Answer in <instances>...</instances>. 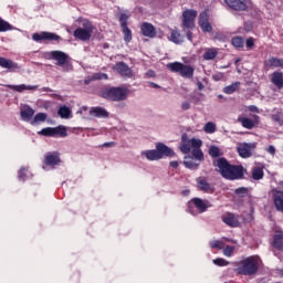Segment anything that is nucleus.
<instances>
[{"label": "nucleus", "instance_id": "nucleus-35", "mask_svg": "<svg viewBox=\"0 0 283 283\" xmlns=\"http://www.w3.org/2000/svg\"><path fill=\"white\" fill-rule=\"evenodd\" d=\"M59 116H61L62 118H70V116H72V109H70V107H67L66 105L61 106L57 111Z\"/></svg>", "mask_w": 283, "mask_h": 283}, {"label": "nucleus", "instance_id": "nucleus-7", "mask_svg": "<svg viewBox=\"0 0 283 283\" xmlns=\"http://www.w3.org/2000/svg\"><path fill=\"white\" fill-rule=\"evenodd\" d=\"M193 207L198 209L199 213H205V211H207V209H211L213 205H211L209 200H202L201 198H193L188 203V211L189 213H192V216L196 214V212L193 211Z\"/></svg>", "mask_w": 283, "mask_h": 283}, {"label": "nucleus", "instance_id": "nucleus-15", "mask_svg": "<svg viewBox=\"0 0 283 283\" xmlns=\"http://www.w3.org/2000/svg\"><path fill=\"white\" fill-rule=\"evenodd\" d=\"M197 187L199 191H203L205 193H213V191H216V188H213L205 177L197 178Z\"/></svg>", "mask_w": 283, "mask_h": 283}, {"label": "nucleus", "instance_id": "nucleus-54", "mask_svg": "<svg viewBox=\"0 0 283 283\" xmlns=\"http://www.w3.org/2000/svg\"><path fill=\"white\" fill-rule=\"evenodd\" d=\"M181 109H182L184 112H187V109H191V103H189V102H184V103L181 104Z\"/></svg>", "mask_w": 283, "mask_h": 283}, {"label": "nucleus", "instance_id": "nucleus-31", "mask_svg": "<svg viewBox=\"0 0 283 283\" xmlns=\"http://www.w3.org/2000/svg\"><path fill=\"white\" fill-rule=\"evenodd\" d=\"M184 165L185 167H187V169H198V167H200V163H197L196 158H193L192 156H186Z\"/></svg>", "mask_w": 283, "mask_h": 283}, {"label": "nucleus", "instance_id": "nucleus-25", "mask_svg": "<svg viewBox=\"0 0 283 283\" xmlns=\"http://www.w3.org/2000/svg\"><path fill=\"white\" fill-rule=\"evenodd\" d=\"M90 115L95 118H109V112L101 106L92 107L90 109Z\"/></svg>", "mask_w": 283, "mask_h": 283}, {"label": "nucleus", "instance_id": "nucleus-10", "mask_svg": "<svg viewBox=\"0 0 283 283\" xmlns=\"http://www.w3.org/2000/svg\"><path fill=\"white\" fill-rule=\"evenodd\" d=\"M198 17V11L196 10H186L182 12V25L187 29L196 28V18Z\"/></svg>", "mask_w": 283, "mask_h": 283}, {"label": "nucleus", "instance_id": "nucleus-29", "mask_svg": "<svg viewBox=\"0 0 283 283\" xmlns=\"http://www.w3.org/2000/svg\"><path fill=\"white\" fill-rule=\"evenodd\" d=\"M142 156H145L147 160L154 161V160H160V154L158 153V149H150V150H144L142 151Z\"/></svg>", "mask_w": 283, "mask_h": 283}, {"label": "nucleus", "instance_id": "nucleus-17", "mask_svg": "<svg viewBox=\"0 0 283 283\" xmlns=\"http://www.w3.org/2000/svg\"><path fill=\"white\" fill-rule=\"evenodd\" d=\"M115 70L118 74H120V76H127L128 78H132V76H134L132 69L125 62L116 63Z\"/></svg>", "mask_w": 283, "mask_h": 283}, {"label": "nucleus", "instance_id": "nucleus-3", "mask_svg": "<svg viewBox=\"0 0 283 283\" xmlns=\"http://www.w3.org/2000/svg\"><path fill=\"white\" fill-rule=\"evenodd\" d=\"M260 269V259L258 256H248L238 263L235 273L239 275H255Z\"/></svg>", "mask_w": 283, "mask_h": 283}, {"label": "nucleus", "instance_id": "nucleus-4", "mask_svg": "<svg viewBox=\"0 0 283 283\" xmlns=\"http://www.w3.org/2000/svg\"><path fill=\"white\" fill-rule=\"evenodd\" d=\"M167 70L174 72L175 74H179V76H182V78H193V72H196L193 66L180 62L168 63Z\"/></svg>", "mask_w": 283, "mask_h": 283}, {"label": "nucleus", "instance_id": "nucleus-43", "mask_svg": "<svg viewBox=\"0 0 283 283\" xmlns=\"http://www.w3.org/2000/svg\"><path fill=\"white\" fill-rule=\"evenodd\" d=\"M210 249H218L219 251H222L224 249V242L220 240H213L209 242Z\"/></svg>", "mask_w": 283, "mask_h": 283}, {"label": "nucleus", "instance_id": "nucleus-22", "mask_svg": "<svg viewBox=\"0 0 283 283\" xmlns=\"http://www.w3.org/2000/svg\"><path fill=\"white\" fill-rule=\"evenodd\" d=\"M0 67L9 70V72H17V70H19V64L12 60L0 57Z\"/></svg>", "mask_w": 283, "mask_h": 283}, {"label": "nucleus", "instance_id": "nucleus-55", "mask_svg": "<svg viewBox=\"0 0 283 283\" xmlns=\"http://www.w3.org/2000/svg\"><path fill=\"white\" fill-rule=\"evenodd\" d=\"M266 151L268 154H271V156H275V146H269Z\"/></svg>", "mask_w": 283, "mask_h": 283}, {"label": "nucleus", "instance_id": "nucleus-16", "mask_svg": "<svg viewBox=\"0 0 283 283\" xmlns=\"http://www.w3.org/2000/svg\"><path fill=\"white\" fill-rule=\"evenodd\" d=\"M140 31L143 36H147L148 39H155L156 36V27L154 24L144 22L140 25Z\"/></svg>", "mask_w": 283, "mask_h": 283}, {"label": "nucleus", "instance_id": "nucleus-8", "mask_svg": "<svg viewBox=\"0 0 283 283\" xmlns=\"http://www.w3.org/2000/svg\"><path fill=\"white\" fill-rule=\"evenodd\" d=\"M49 56H51L53 61H56V65H59V67H63V72H70V64L67 63L70 56L65 52L51 51Z\"/></svg>", "mask_w": 283, "mask_h": 283}, {"label": "nucleus", "instance_id": "nucleus-62", "mask_svg": "<svg viewBox=\"0 0 283 283\" xmlns=\"http://www.w3.org/2000/svg\"><path fill=\"white\" fill-rule=\"evenodd\" d=\"M276 273L277 275H280V277H283V269H277Z\"/></svg>", "mask_w": 283, "mask_h": 283}, {"label": "nucleus", "instance_id": "nucleus-14", "mask_svg": "<svg viewBox=\"0 0 283 283\" xmlns=\"http://www.w3.org/2000/svg\"><path fill=\"white\" fill-rule=\"evenodd\" d=\"M156 149L157 153L160 156V160L161 158H174V156H176V153L174 151V149L169 148L167 145L163 144V143H158L156 145Z\"/></svg>", "mask_w": 283, "mask_h": 283}, {"label": "nucleus", "instance_id": "nucleus-11", "mask_svg": "<svg viewBox=\"0 0 283 283\" xmlns=\"http://www.w3.org/2000/svg\"><path fill=\"white\" fill-rule=\"evenodd\" d=\"M129 20V15H127L126 13H122L119 17V23L122 27V32L124 34V41L126 43H129V41H132V30L129 29V27H127V21Z\"/></svg>", "mask_w": 283, "mask_h": 283}, {"label": "nucleus", "instance_id": "nucleus-38", "mask_svg": "<svg viewBox=\"0 0 283 283\" xmlns=\"http://www.w3.org/2000/svg\"><path fill=\"white\" fill-rule=\"evenodd\" d=\"M240 87V82H234L231 85H228L223 88L224 94H233L234 92H238Z\"/></svg>", "mask_w": 283, "mask_h": 283}, {"label": "nucleus", "instance_id": "nucleus-48", "mask_svg": "<svg viewBox=\"0 0 283 283\" xmlns=\"http://www.w3.org/2000/svg\"><path fill=\"white\" fill-rule=\"evenodd\" d=\"M233 251H235V247L227 245L223 249V255H226V258H231V255H233Z\"/></svg>", "mask_w": 283, "mask_h": 283}, {"label": "nucleus", "instance_id": "nucleus-6", "mask_svg": "<svg viewBox=\"0 0 283 283\" xmlns=\"http://www.w3.org/2000/svg\"><path fill=\"white\" fill-rule=\"evenodd\" d=\"M38 134L40 136H48L51 138H56V136H60V138H66L67 128L63 125H60L57 127H45L42 128Z\"/></svg>", "mask_w": 283, "mask_h": 283}, {"label": "nucleus", "instance_id": "nucleus-30", "mask_svg": "<svg viewBox=\"0 0 283 283\" xmlns=\"http://www.w3.org/2000/svg\"><path fill=\"white\" fill-rule=\"evenodd\" d=\"M169 41L175 43L176 45H180L185 43V38L178 32V30H171Z\"/></svg>", "mask_w": 283, "mask_h": 283}, {"label": "nucleus", "instance_id": "nucleus-19", "mask_svg": "<svg viewBox=\"0 0 283 283\" xmlns=\"http://www.w3.org/2000/svg\"><path fill=\"white\" fill-rule=\"evenodd\" d=\"M199 27L201 28L202 32H213V27L209 23V17L207 12H202L199 15Z\"/></svg>", "mask_w": 283, "mask_h": 283}, {"label": "nucleus", "instance_id": "nucleus-12", "mask_svg": "<svg viewBox=\"0 0 283 283\" xmlns=\"http://www.w3.org/2000/svg\"><path fill=\"white\" fill-rule=\"evenodd\" d=\"M32 39L38 43L41 41H61L60 35L52 32L33 33Z\"/></svg>", "mask_w": 283, "mask_h": 283}, {"label": "nucleus", "instance_id": "nucleus-23", "mask_svg": "<svg viewBox=\"0 0 283 283\" xmlns=\"http://www.w3.org/2000/svg\"><path fill=\"white\" fill-rule=\"evenodd\" d=\"M35 113H36V111H34L32 107H30V105H25L21 109L20 116H21L22 120L30 123V120H32V118L34 117Z\"/></svg>", "mask_w": 283, "mask_h": 283}, {"label": "nucleus", "instance_id": "nucleus-51", "mask_svg": "<svg viewBox=\"0 0 283 283\" xmlns=\"http://www.w3.org/2000/svg\"><path fill=\"white\" fill-rule=\"evenodd\" d=\"M272 120H274V123H277V125H283L282 114H280V113L273 114L272 115Z\"/></svg>", "mask_w": 283, "mask_h": 283}, {"label": "nucleus", "instance_id": "nucleus-39", "mask_svg": "<svg viewBox=\"0 0 283 283\" xmlns=\"http://www.w3.org/2000/svg\"><path fill=\"white\" fill-rule=\"evenodd\" d=\"M11 30H14V27L10 24L8 21L0 18V32H10Z\"/></svg>", "mask_w": 283, "mask_h": 283}, {"label": "nucleus", "instance_id": "nucleus-44", "mask_svg": "<svg viewBox=\"0 0 283 283\" xmlns=\"http://www.w3.org/2000/svg\"><path fill=\"white\" fill-rule=\"evenodd\" d=\"M234 193L239 196V198H247L249 196V188L240 187L234 190Z\"/></svg>", "mask_w": 283, "mask_h": 283}, {"label": "nucleus", "instance_id": "nucleus-28", "mask_svg": "<svg viewBox=\"0 0 283 283\" xmlns=\"http://www.w3.org/2000/svg\"><path fill=\"white\" fill-rule=\"evenodd\" d=\"M271 81L277 90H282L283 87V73L282 72H274L272 73Z\"/></svg>", "mask_w": 283, "mask_h": 283}, {"label": "nucleus", "instance_id": "nucleus-52", "mask_svg": "<svg viewBox=\"0 0 283 283\" xmlns=\"http://www.w3.org/2000/svg\"><path fill=\"white\" fill-rule=\"evenodd\" d=\"M184 32H186V36H187L188 41H193V33L191 31H189V29L184 28Z\"/></svg>", "mask_w": 283, "mask_h": 283}, {"label": "nucleus", "instance_id": "nucleus-58", "mask_svg": "<svg viewBox=\"0 0 283 283\" xmlns=\"http://www.w3.org/2000/svg\"><path fill=\"white\" fill-rule=\"evenodd\" d=\"M115 143L114 142H109V143H104L103 147H115Z\"/></svg>", "mask_w": 283, "mask_h": 283}, {"label": "nucleus", "instance_id": "nucleus-24", "mask_svg": "<svg viewBox=\"0 0 283 283\" xmlns=\"http://www.w3.org/2000/svg\"><path fill=\"white\" fill-rule=\"evenodd\" d=\"M265 70H275V67H283V59L270 57L264 61Z\"/></svg>", "mask_w": 283, "mask_h": 283}, {"label": "nucleus", "instance_id": "nucleus-26", "mask_svg": "<svg viewBox=\"0 0 283 283\" xmlns=\"http://www.w3.org/2000/svg\"><path fill=\"white\" fill-rule=\"evenodd\" d=\"M179 149L182 151V154L191 153V139H189V136H187L186 133L181 135V144Z\"/></svg>", "mask_w": 283, "mask_h": 283}, {"label": "nucleus", "instance_id": "nucleus-46", "mask_svg": "<svg viewBox=\"0 0 283 283\" xmlns=\"http://www.w3.org/2000/svg\"><path fill=\"white\" fill-rule=\"evenodd\" d=\"M109 76L105 73H95L92 75V81H107Z\"/></svg>", "mask_w": 283, "mask_h": 283}, {"label": "nucleus", "instance_id": "nucleus-13", "mask_svg": "<svg viewBox=\"0 0 283 283\" xmlns=\"http://www.w3.org/2000/svg\"><path fill=\"white\" fill-rule=\"evenodd\" d=\"M238 123L244 127V129H253L258 123H260V116L253 115V119L244 116L238 117Z\"/></svg>", "mask_w": 283, "mask_h": 283}, {"label": "nucleus", "instance_id": "nucleus-37", "mask_svg": "<svg viewBox=\"0 0 283 283\" xmlns=\"http://www.w3.org/2000/svg\"><path fill=\"white\" fill-rule=\"evenodd\" d=\"M48 120V114L46 113H38L33 120H31V125H36L38 123H45Z\"/></svg>", "mask_w": 283, "mask_h": 283}, {"label": "nucleus", "instance_id": "nucleus-18", "mask_svg": "<svg viewBox=\"0 0 283 283\" xmlns=\"http://www.w3.org/2000/svg\"><path fill=\"white\" fill-rule=\"evenodd\" d=\"M227 6L231 8V10H235L238 12H243L247 10L249 7L247 6V2L242 0H224Z\"/></svg>", "mask_w": 283, "mask_h": 283}, {"label": "nucleus", "instance_id": "nucleus-41", "mask_svg": "<svg viewBox=\"0 0 283 283\" xmlns=\"http://www.w3.org/2000/svg\"><path fill=\"white\" fill-rule=\"evenodd\" d=\"M231 43L238 50H242V48H244V39H242L240 36L232 38Z\"/></svg>", "mask_w": 283, "mask_h": 283}, {"label": "nucleus", "instance_id": "nucleus-42", "mask_svg": "<svg viewBox=\"0 0 283 283\" xmlns=\"http://www.w3.org/2000/svg\"><path fill=\"white\" fill-rule=\"evenodd\" d=\"M216 123L213 122H208L205 126H203V132H206V134H216Z\"/></svg>", "mask_w": 283, "mask_h": 283}, {"label": "nucleus", "instance_id": "nucleus-32", "mask_svg": "<svg viewBox=\"0 0 283 283\" xmlns=\"http://www.w3.org/2000/svg\"><path fill=\"white\" fill-rule=\"evenodd\" d=\"M218 56V49L216 48H207L205 49L203 60L205 61H213Z\"/></svg>", "mask_w": 283, "mask_h": 283}, {"label": "nucleus", "instance_id": "nucleus-50", "mask_svg": "<svg viewBox=\"0 0 283 283\" xmlns=\"http://www.w3.org/2000/svg\"><path fill=\"white\" fill-rule=\"evenodd\" d=\"M245 45H247L248 50H253L255 48V39H253V38L247 39Z\"/></svg>", "mask_w": 283, "mask_h": 283}, {"label": "nucleus", "instance_id": "nucleus-21", "mask_svg": "<svg viewBox=\"0 0 283 283\" xmlns=\"http://www.w3.org/2000/svg\"><path fill=\"white\" fill-rule=\"evenodd\" d=\"M222 222H224V224H228V227H240V220H238V216L228 212L222 217Z\"/></svg>", "mask_w": 283, "mask_h": 283}, {"label": "nucleus", "instance_id": "nucleus-45", "mask_svg": "<svg viewBox=\"0 0 283 283\" xmlns=\"http://www.w3.org/2000/svg\"><path fill=\"white\" fill-rule=\"evenodd\" d=\"M209 156H211V158H219V156H220V148H218V146H211L209 148Z\"/></svg>", "mask_w": 283, "mask_h": 283}, {"label": "nucleus", "instance_id": "nucleus-59", "mask_svg": "<svg viewBox=\"0 0 283 283\" xmlns=\"http://www.w3.org/2000/svg\"><path fill=\"white\" fill-rule=\"evenodd\" d=\"M170 167H172V169H178V161H170Z\"/></svg>", "mask_w": 283, "mask_h": 283}, {"label": "nucleus", "instance_id": "nucleus-49", "mask_svg": "<svg viewBox=\"0 0 283 283\" xmlns=\"http://www.w3.org/2000/svg\"><path fill=\"white\" fill-rule=\"evenodd\" d=\"M190 145L192 149H200L202 147V140L192 138L190 139Z\"/></svg>", "mask_w": 283, "mask_h": 283}, {"label": "nucleus", "instance_id": "nucleus-27", "mask_svg": "<svg viewBox=\"0 0 283 283\" xmlns=\"http://www.w3.org/2000/svg\"><path fill=\"white\" fill-rule=\"evenodd\" d=\"M10 90H13V92H25V90H30L31 92H34L36 90H39V85H25V84H21V85H9Z\"/></svg>", "mask_w": 283, "mask_h": 283}, {"label": "nucleus", "instance_id": "nucleus-9", "mask_svg": "<svg viewBox=\"0 0 283 283\" xmlns=\"http://www.w3.org/2000/svg\"><path fill=\"white\" fill-rule=\"evenodd\" d=\"M255 147H258L256 143H241L238 145L237 151L241 158H251Z\"/></svg>", "mask_w": 283, "mask_h": 283}, {"label": "nucleus", "instance_id": "nucleus-2", "mask_svg": "<svg viewBox=\"0 0 283 283\" xmlns=\"http://www.w3.org/2000/svg\"><path fill=\"white\" fill-rule=\"evenodd\" d=\"M99 96L105 98V101L120 103L123 101H127V97L129 96V88L125 86L104 87L99 91Z\"/></svg>", "mask_w": 283, "mask_h": 283}, {"label": "nucleus", "instance_id": "nucleus-47", "mask_svg": "<svg viewBox=\"0 0 283 283\" xmlns=\"http://www.w3.org/2000/svg\"><path fill=\"white\" fill-rule=\"evenodd\" d=\"M212 262L216 264V266H229V261L222 258L214 259Z\"/></svg>", "mask_w": 283, "mask_h": 283}, {"label": "nucleus", "instance_id": "nucleus-34", "mask_svg": "<svg viewBox=\"0 0 283 283\" xmlns=\"http://www.w3.org/2000/svg\"><path fill=\"white\" fill-rule=\"evenodd\" d=\"M273 248L283 251V232H277L274 234Z\"/></svg>", "mask_w": 283, "mask_h": 283}, {"label": "nucleus", "instance_id": "nucleus-53", "mask_svg": "<svg viewBox=\"0 0 283 283\" xmlns=\"http://www.w3.org/2000/svg\"><path fill=\"white\" fill-rule=\"evenodd\" d=\"M25 171H28V169L25 168H21L19 171V180H25Z\"/></svg>", "mask_w": 283, "mask_h": 283}, {"label": "nucleus", "instance_id": "nucleus-61", "mask_svg": "<svg viewBox=\"0 0 283 283\" xmlns=\"http://www.w3.org/2000/svg\"><path fill=\"white\" fill-rule=\"evenodd\" d=\"M249 111L250 112H258V106L252 105V106L249 107Z\"/></svg>", "mask_w": 283, "mask_h": 283}, {"label": "nucleus", "instance_id": "nucleus-36", "mask_svg": "<svg viewBox=\"0 0 283 283\" xmlns=\"http://www.w3.org/2000/svg\"><path fill=\"white\" fill-rule=\"evenodd\" d=\"M253 180H262L264 178V170L261 167H254L252 170Z\"/></svg>", "mask_w": 283, "mask_h": 283}, {"label": "nucleus", "instance_id": "nucleus-64", "mask_svg": "<svg viewBox=\"0 0 283 283\" xmlns=\"http://www.w3.org/2000/svg\"><path fill=\"white\" fill-rule=\"evenodd\" d=\"M182 193H184L185 196H189V193H191V191H190V190H184Z\"/></svg>", "mask_w": 283, "mask_h": 283}, {"label": "nucleus", "instance_id": "nucleus-60", "mask_svg": "<svg viewBox=\"0 0 283 283\" xmlns=\"http://www.w3.org/2000/svg\"><path fill=\"white\" fill-rule=\"evenodd\" d=\"M92 76L91 77H87L86 80H84V85H90V83H92Z\"/></svg>", "mask_w": 283, "mask_h": 283}, {"label": "nucleus", "instance_id": "nucleus-33", "mask_svg": "<svg viewBox=\"0 0 283 283\" xmlns=\"http://www.w3.org/2000/svg\"><path fill=\"white\" fill-rule=\"evenodd\" d=\"M61 163V158L56 154H49L45 156V165L52 167L54 165H59Z\"/></svg>", "mask_w": 283, "mask_h": 283}, {"label": "nucleus", "instance_id": "nucleus-1", "mask_svg": "<svg viewBox=\"0 0 283 283\" xmlns=\"http://www.w3.org/2000/svg\"><path fill=\"white\" fill-rule=\"evenodd\" d=\"M213 166L218 167L220 176L226 180H242L244 178V167L231 165L224 157L216 159Z\"/></svg>", "mask_w": 283, "mask_h": 283}, {"label": "nucleus", "instance_id": "nucleus-63", "mask_svg": "<svg viewBox=\"0 0 283 283\" xmlns=\"http://www.w3.org/2000/svg\"><path fill=\"white\" fill-rule=\"evenodd\" d=\"M223 240H226V242H232V244H235V241L232 239L223 238Z\"/></svg>", "mask_w": 283, "mask_h": 283}, {"label": "nucleus", "instance_id": "nucleus-5", "mask_svg": "<svg viewBox=\"0 0 283 283\" xmlns=\"http://www.w3.org/2000/svg\"><path fill=\"white\" fill-rule=\"evenodd\" d=\"M94 32V25H92V22L84 21L82 23V28H77L73 36L75 39H78L80 41H90L92 39V33Z\"/></svg>", "mask_w": 283, "mask_h": 283}, {"label": "nucleus", "instance_id": "nucleus-56", "mask_svg": "<svg viewBox=\"0 0 283 283\" xmlns=\"http://www.w3.org/2000/svg\"><path fill=\"white\" fill-rule=\"evenodd\" d=\"M149 86L153 87L154 90H160V85H158L154 82H149Z\"/></svg>", "mask_w": 283, "mask_h": 283}, {"label": "nucleus", "instance_id": "nucleus-40", "mask_svg": "<svg viewBox=\"0 0 283 283\" xmlns=\"http://www.w3.org/2000/svg\"><path fill=\"white\" fill-rule=\"evenodd\" d=\"M191 154L193 158H196V160H198L199 163H202V160H205V154L202 153V149L192 148Z\"/></svg>", "mask_w": 283, "mask_h": 283}, {"label": "nucleus", "instance_id": "nucleus-57", "mask_svg": "<svg viewBox=\"0 0 283 283\" xmlns=\"http://www.w3.org/2000/svg\"><path fill=\"white\" fill-rule=\"evenodd\" d=\"M197 87L200 92H202V90H205V84H202V82L198 81L197 82Z\"/></svg>", "mask_w": 283, "mask_h": 283}, {"label": "nucleus", "instance_id": "nucleus-20", "mask_svg": "<svg viewBox=\"0 0 283 283\" xmlns=\"http://www.w3.org/2000/svg\"><path fill=\"white\" fill-rule=\"evenodd\" d=\"M273 202L276 211L283 213V191L273 190Z\"/></svg>", "mask_w": 283, "mask_h": 283}]
</instances>
